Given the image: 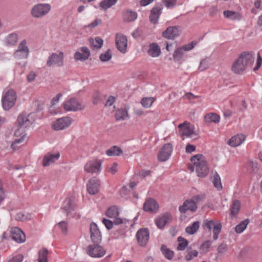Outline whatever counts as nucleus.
I'll return each mask as SVG.
<instances>
[{
	"mask_svg": "<svg viewBox=\"0 0 262 262\" xmlns=\"http://www.w3.org/2000/svg\"><path fill=\"white\" fill-rule=\"evenodd\" d=\"M11 238L18 243L25 241L26 237L24 233L19 228H14L11 230Z\"/></svg>",
	"mask_w": 262,
	"mask_h": 262,
	"instance_id": "23",
	"label": "nucleus"
},
{
	"mask_svg": "<svg viewBox=\"0 0 262 262\" xmlns=\"http://www.w3.org/2000/svg\"><path fill=\"white\" fill-rule=\"evenodd\" d=\"M159 204L154 199L149 198L144 204L143 209L146 212L156 213L159 209Z\"/></svg>",
	"mask_w": 262,
	"mask_h": 262,
	"instance_id": "21",
	"label": "nucleus"
},
{
	"mask_svg": "<svg viewBox=\"0 0 262 262\" xmlns=\"http://www.w3.org/2000/svg\"><path fill=\"white\" fill-rule=\"evenodd\" d=\"M218 12V8L216 6H212L209 9V15L211 17L214 16Z\"/></svg>",
	"mask_w": 262,
	"mask_h": 262,
	"instance_id": "63",
	"label": "nucleus"
},
{
	"mask_svg": "<svg viewBox=\"0 0 262 262\" xmlns=\"http://www.w3.org/2000/svg\"><path fill=\"white\" fill-rule=\"evenodd\" d=\"M246 136L242 134L232 137L228 141V144L232 147L240 145L245 140Z\"/></svg>",
	"mask_w": 262,
	"mask_h": 262,
	"instance_id": "25",
	"label": "nucleus"
},
{
	"mask_svg": "<svg viewBox=\"0 0 262 262\" xmlns=\"http://www.w3.org/2000/svg\"><path fill=\"white\" fill-rule=\"evenodd\" d=\"M164 3L167 8H172L176 6L177 0H164Z\"/></svg>",
	"mask_w": 262,
	"mask_h": 262,
	"instance_id": "54",
	"label": "nucleus"
},
{
	"mask_svg": "<svg viewBox=\"0 0 262 262\" xmlns=\"http://www.w3.org/2000/svg\"><path fill=\"white\" fill-rule=\"evenodd\" d=\"M212 183L214 187L216 188L217 190L220 191L222 190L223 186L221 183V179L220 175L217 172H215L213 174Z\"/></svg>",
	"mask_w": 262,
	"mask_h": 262,
	"instance_id": "39",
	"label": "nucleus"
},
{
	"mask_svg": "<svg viewBox=\"0 0 262 262\" xmlns=\"http://www.w3.org/2000/svg\"><path fill=\"white\" fill-rule=\"evenodd\" d=\"M17 100L16 92L13 89L8 90L2 96V104L5 111H9L15 104Z\"/></svg>",
	"mask_w": 262,
	"mask_h": 262,
	"instance_id": "2",
	"label": "nucleus"
},
{
	"mask_svg": "<svg viewBox=\"0 0 262 262\" xmlns=\"http://www.w3.org/2000/svg\"><path fill=\"white\" fill-rule=\"evenodd\" d=\"M136 238L138 244L141 247H145L149 238V232L147 228H141L136 233Z\"/></svg>",
	"mask_w": 262,
	"mask_h": 262,
	"instance_id": "13",
	"label": "nucleus"
},
{
	"mask_svg": "<svg viewBox=\"0 0 262 262\" xmlns=\"http://www.w3.org/2000/svg\"><path fill=\"white\" fill-rule=\"evenodd\" d=\"M64 54L62 52H59V54L52 53L48 57L46 64L48 67L56 66L58 67L63 66Z\"/></svg>",
	"mask_w": 262,
	"mask_h": 262,
	"instance_id": "7",
	"label": "nucleus"
},
{
	"mask_svg": "<svg viewBox=\"0 0 262 262\" xmlns=\"http://www.w3.org/2000/svg\"><path fill=\"white\" fill-rule=\"evenodd\" d=\"M211 245L210 241H206L200 246V250H202L203 252L206 253L209 251Z\"/></svg>",
	"mask_w": 262,
	"mask_h": 262,
	"instance_id": "50",
	"label": "nucleus"
},
{
	"mask_svg": "<svg viewBox=\"0 0 262 262\" xmlns=\"http://www.w3.org/2000/svg\"><path fill=\"white\" fill-rule=\"evenodd\" d=\"M29 49L27 46V41L23 40L18 45V49L14 53V57L17 59H26L28 58Z\"/></svg>",
	"mask_w": 262,
	"mask_h": 262,
	"instance_id": "9",
	"label": "nucleus"
},
{
	"mask_svg": "<svg viewBox=\"0 0 262 262\" xmlns=\"http://www.w3.org/2000/svg\"><path fill=\"white\" fill-rule=\"evenodd\" d=\"M15 219L17 221L24 222V221H27L28 219V217L23 213L19 212L16 214V215L15 216Z\"/></svg>",
	"mask_w": 262,
	"mask_h": 262,
	"instance_id": "55",
	"label": "nucleus"
},
{
	"mask_svg": "<svg viewBox=\"0 0 262 262\" xmlns=\"http://www.w3.org/2000/svg\"><path fill=\"white\" fill-rule=\"evenodd\" d=\"M57 226L61 230L62 233L67 234L68 232V224L64 221H61L57 224Z\"/></svg>",
	"mask_w": 262,
	"mask_h": 262,
	"instance_id": "51",
	"label": "nucleus"
},
{
	"mask_svg": "<svg viewBox=\"0 0 262 262\" xmlns=\"http://www.w3.org/2000/svg\"><path fill=\"white\" fill-rule=\"evenodd\" d=\"M48 250L43 248L38 253V262H48Z\"/></svg>",
	"mask_w": 262,
	"mask_h": 262,
	"instance_id": "42",
	"label": "nucleus"
},
{
	"mask_svg": "<svg viewBox=\"0 0 262 262\" xmlns=\"http://www.w3.org/2000/svg\"><path fill=\"white\" fill-rule=\"evenodd\" d=\"M18 36L16 33L10 34L7 38V43L9 45H14L17 41Z\"/></svg>",
	"mask_w": 262,
	"mask_h": 262,
	"instance_id": "45",
	"label": "nucleus"
},
{
	"mask_svg": "<svg viewBox=\"0 0 262 262\" xmlns=\"http://www.w3.org/2000/svg\"><path fill=\"white\" fill-rule=\"evenodd\" d=\"M102 223L108 230H111L113 227V222L108 219L104 218Z\"/></svg>",
	"mask_w": 262,
	"mask_h": 262,
	"instance_id": "53",
	"label": "nucleus"
},
{
	"mask_svg": "<svg viewBox=\"0 0 262 262\" xmlns=\"http://www.w3.org/2000/svg\"><path fill=\"white\" fill-rule=\"evenodd\" d=\"M66 204L62 208L67 216H69L70 213L75 209V204L73 200L71 198L67 199L65 201Z\"/></svg>",
	"mask_w": 262,
	"mask_h": 262,
	"instance_id": "30",
	"label": "nucleus"
},
{
	"mask_svg": "<svg viewBox=\"0 0 262 262\" xmlns=\"http://www.w3.org/2000/svg\"><path fill=\"white\" fill-rule=\"evenodd\" d=\"M112 58L111 51L108 49L104 54H101L99 56L100 60L102 62L108 61Z\"/></svg>",
	"mask_w": 262,
	"mask_h": 262,
	"instance_id": "47",
	"label": "nucleus"
},
{
	"mask_svg": "<svg viewBox=\"0 0 262 262\" xmlns=\"http://www.w3.org/2000/svg\"><path fill=\"white\" fill-rule=\"evenodd\" d=\"M198 255V252L196 250H193L189 252L185 257L187 261L191 260L193 257H196Z\"/></svg>",
	"mask_w": 262,
	"mask_h": 262,
	"instance_id": "52",
	"label": "nucleus"
},
{
	"mask_svg": "<svg viewBox=\"0 0 262 262\" xmlns=\"http://www.w3.org/2000/svg\"><path fill=\"white\" fill-rule=\"evenodd\" d=\"M23 256L21 254H18L14 256L12 259L8 262H22L23 260Z\"/></svg>",
	"mask_w": 262,
	"mask_h": 262,
	"instance_id": "61",
	"label": "nucleus"
},
{
	"mask_svg": "<svg viewBox=\"0 0 262 262\" xmlns=\"http://www.w3.org/2000/svg\"><path fill=\"white\" fill-rule=\"evenodd\" d=\"M228 249V246L225 243L220 244L217 248V252L219 254L222 255L225 253Z\"/></svg>",
	"mask_w": 262,
	"mask_h": 262,
	"instance_id": "49",
	"label": "nucleus"
},
{
	"mask_svg": "<svg viewBox=\"0 0 262 262\" xmlns=\"http://www.w3.org/2000/svg\"><path fill=\"white\" fill-rule=\"evenodd\" d=\"M148 52L152 57H158L161 54V50L157 43H152L150 45Z\"/></svg>",
	"mask_w": 262,
	"mask_h": 262,
	"instance_id": "34",
	"label": "nucleus"
},
{
	"mask_svg": "<svg viewBox=\"0 0 262 262\" xmlns=\"http://www.w3.org/2000/svg\"><path fill=\"white\" fill-rule=\"evenodd\" d=\"M203 227L207 228L209 231L213 229V239L214 241L217 239L222 228V224L219 221L205 220L204 221Z\"/></svg>",
	"mask_w": 262,
	"mask_h": 262,
	"instance_id": "5",
	"label": "nucleus"
},
{
	"mask_svg": "<svg viewBox=\"0 0 262 262\" xmlns=\"http://www.w3.org/2000/svg\"><path fill=\"white\" fill-rule=\"evenodd\" d=\"M262 63V58L260 56L259 53L257 54V58L256 61V65L255 67L253 69L254 71H257L261 67Z\"/></svg>",
	"mask_w": 262,
	"mask_h": 262,
	"instance_id": "62",
	"label": "nucleus"
},
{
	"mask_svg": "<svg viewBox=\"0 0 262 262\" xmlns=\"http://www.w3.org/2000/svg\"><path fill=\"white\" fill-rule=\"evenodd\" d=\"M200 227V222L199 221L194 222L191 226H188L185 228V231L187 233L192 235L197 232Z\"/></svg>",
	"mask_w": 262,
	"mask_h": 262,
	"instance_id": "40",
	"label": "nucleus"
},
{
	"mask_svg": "<svg viewBox=\"0 0 262 262\" xmlns=\"http://www.w3.org/2000/svg\"><path fill=\"white\" fill-rule=\"evenodd\" d=\"M89 42L91 48L93 49H100L103 43V39L99 37H96L95 38H90Z\"/></svg>",
	"mask_w": 262,
	"mask_h": 262,
	"instance_id": "32",
	"label": "nucleus"
},
{
	"mask_svg": "<svg viewBox=\"0 0 262 262\" xmlns=\"http://www.w3.org/2000/svg\"><path fill=\"white\" fill-rule=\"evenodd\" d=\"M241 208V202L238 200L233 201L230 208V216L231 217H236Z\"/></svg>",
	"mask_w": 262,
	"mask_h": 262,
	"instance_id": "31",
	"label": "nucleus"
},
{
	"mask_svg": "<svg viewBox=\"0 0 262 262\" xmlns=\"http://www.w3.org/2000/svg\"><path fill=\"white\" fill-rule=\"evenodd\" d=\"M162 9L163 7L160 4L156 5L151 9L149 18L151 24H157L158 23Z\"/></svg>",
	"mask_w": 262,
	"mask_h": 262,
	"instance_id": "17",
	"label": "nucleus"
},
{
	"mask_svg": "<svg viewBox=\"0 0 262 262\" xmlns=\"http://www.w3.org/2000/svg\"><path fill=\"white\" fill-rule=\"evenodd\" d=\"M117 0H103L99 3V6L102 10H106L115 5Z\"/></svg>",
	"mask_w": 262,
	"mask_h": 262,
	"instance_id": "41",
	"label": "nucleus"
},
{
	"mask_svg": "<svg viewBox=\"0 0 262 262\" xmlns=\"http://www.w3.org/2000/svg\"><path fill=\"white\" fill-rule=\"evenodd\" d=\"M86 253L92 257L100 258L106 253V250L99 243H94L86 248Z\"/></svg>",
	"mask_w": 262,
	"mask_h": 262,
	"instance_id": "6",
	"label": "nucleus"
},
{
	"mask_svg": "<svg viewBox=\"0 0 262 262\" xmlns=\"http://www.w3.org/2000/svg\"><path fill=\"white\" fill-rule=\"evenodd\" d=\"M172 151V146L171 143L165 144L161 148L158 155V159L161 162L167 161Z\"/></svg>",
	"mask_w": 262,
	"mask_h": 262,
	"instance_id": "14",
	"label": "nucleus"
},
{
	"mask_svg": "<svg viewBox=\"0 0 262 262\" xmlns=\"http://www.w3.org/2000/svg\"><path fill=\"white\" fill-rule=\"evenodd\" d=\"M194 165H195V170L198 177L204 178L207 176L209 168L206 161H202L198 163H194Z\"/></svg>",
	"mask_w": 262,
	"mask_h": 262,
	"instance_id": "16",
	"label": "nucleus"
},
{
	"mask_svg": "<svg viewBox=\"0 0 262 262\" xmlns=\"http://www.w3.org/2000/svg\"><path fill=\"white\" fill-rule=\"evenodd\" d=\"M154 102L153 98H143L141 101L142 105L145 108L150 107Z\"/></svg>",
	"mask_w": 262,
	"mask_h": 262,
	"instance_id": "46",
	"label": "nucleus"
},
{
	"mask_svg": "<svg viewBox=\"0 0 262 262\" xmlns=\"http://www.w3.org/2000/svg\"><path fill=\"white\" fill-rule=\"evenodd\" d=\"M179 245L177 247L179 250H184L185 248L188 246V242L184 238L179 236L178 238Z\"/></svg>",
	"mask_w": 262,
	"mask_h": 262,
	"instance_id": "44",
	"label": "nucleus"
},
{
	"mask_svg": "<svg viewBox=\"0 0 262 262\" xmlns=\"http://www.w3.org/2000/svg\"><path fill=\"white\" fill-rule=\"evenodd\" d=\"M195 45L196 42H195L194 41H192L189 44L183 46L181 48L183 50L189 51L192 49Z\"/></svg>",
	"mask_w": 262,
	"mask_h": 262,
	"instance_id": "60",
	"label": "nucleus"
},
{
	"mask_svg": "<svg viewBox=\"0 0 262 262\" xmlns=\"http://www.w3.org/2000/svg\"><path fill=\"white\" fill-rule=\"evenodd\" d=\"M180 35L178 26L168 27L162 32V36L167 39H174Z\"/></svg>",
	"mask_w": 262,
	"mask_h": 262,
	"instance_id": "20",
	"label": "nucleus"
},
{
	"mask_svg": "<svg viewBox=\"0 0 262 262\" xmlns=\"http://www.w3.org/2000/svg\"><path fill=\"white\" fill-rule=\"evenodd\" d=\"M101 100L100 94L99 92H96L93 97V103L94 105L98 104Z\"/></svg>",
	"mask_w": 262,
	"mask_h": 262,
	"instance_id": "58",
	"label": "nucleus"
},
{
	"mask_svg": "<svg viewBox=\"0 0 262 262\" xmlns=\"http://www.w3.org/2000/svg\"><path fill=\"white\" fill-rule=\"evenodd\" d=\"M223 13L225 17L232 20H240L242 17V15L240 13L233 11L226 10L224 11Z\"/></svg>",
	"mask_w": 262,
	"mask_h": 262,
	"instance_id": "29",
	"label": "nucleus"
},
{
	"mask_svg": "<svg viewBox=\"0 0 262 262\" xmlns=\"http://www.w3.org/2000/svg\"><path fill=\"white\" fill-rule=\"evenodd\" d=\"M116 45L117 49L122 53H125L127 45V40L125 36L118 34L116 36Z\"/></svg>",
	"mask_w": 262,
	"mask_h": 262,
	"instance_id": "22",
	"label": "nucleus"
},
{
	"mask_svg": "<svg viewBox=\"0 0 262 262\" xmlns=\"http://www.w3.org/2000/svg\"><path fill=\"white\" fill-rule=\"evenodd\" d=\"M123 151L121 148L117 146H113L106 151V154L108 156H119L122 154Z\"/></svg>",
	"mask_w": 262,
	"mask_h": 262,
	"instance_id": "35",
	"label": "nucleus"
},
{
	"mask_svg": "<svg viewBox=\"0 0 262 262\" xmlns=\"http://www.w3.org/2000/svg\"><path fill=\"white\" fill-rule=\"evenodd\" d=\"M60 156L59 152L53 154H48L44 156L42 159V165L45 167L49 166L51 164L57 160Z\"/></svg>",
	"mask_w": 262,
	"mask_h": 262,
	"instance_id": "26",
	"label": "nucleus"
},
{
	"mask_svg": "<svg viewBox=\"0 0 262 262\" xmlns=\"http://www.w3.org/2000/svg\"><path fill=\"white\" fill-rule=\"evenodd\" d=\"M204 120L206 123L214 122L217 123L220 122V117L215 113H210L204 116Z\"/></svg>",
	"mask_w": 262,
	"mask_h": 262,
	"instance_id": "33",
	"label": "nucleus"
},
{
	"mask_svg": "<svg viewBox=\"0 0 262 262\" xmlns=\"http://www.w3.org/2000/svg\"><path fill=\"white\" fill-rule=\"evenodd\" d=\"M31 114H29L28 115H25L24 114H20L17 117V123H18V127H27L30 126L32 122L30 120L29 117Z\"/></svg>",
	"mask_w": 262,
	"mask_h": 262,
	"instance_id": "27",
	"label": "nucleus"
},
{
	"mask_svg": "<svg viewBox=\"0 0 262 262\" xmlns=\"http://www.w3.org/2000/svg\"><path fill=\"white\" fill-rule=\"evenodd\" d=\"M160 250L162 254L167 259L171 260L173 257V251L168 248L166 245H162Z\"/></svg>",
	"mask_w": 262,
	"mask_h": 262,
	"instance_id": "37",
	"label": "nucleus"
},
{
	"mask_svg": "<svg viewBox=\"0 0 262 262\" xmlns=\"http://www.w3.org/2000/svg\"><path fill=\"white\" fill-rule=\"evenodd\" d=\"M118 164L116 162L114 163L111 168L107 170L110 172L112 174H115L117 172Z\"/></svg>",
	"mask_w": 262,
	"mask_h": 262,
	"instance_id": "64",
	"label": "nucleus"
},
{
	"mask_svg": "<svg viewBox=\"0 0 262 262\" xmlns=\"http://www.w3.org/2000/svg\"><path fill=\"white\" fill-rule=\"evenodd\" d=\"M73 122L70 117H64L57 119L52 124V128L55 130H61L68 128Z\"/></svg>",
	"mask_w": 262,
	"mask_h": 262,
	"instance_id": "8",
	"label": "nucleus"
},
{
	"mask_svg": "<svg viewBox=\"0 0 262 262\" xmlns=\"http://www.w3.org/2000/svg\"><path fill=\"white\" fill-rule=\"evenodd\" d=\"M182 48L177 49L173 54V57L175 61H180L183 55V52Z\"/></svg>",
	"mask_w": 262,
	"mask_h": 262,
	"instance_id": "48",
	"label": "nucleus"
},
{
	"mask_svg": "<svg viewBox=\"0 0 262 262\" xmlns=\"http://www.w3.org/2000/svg\"><path fill=\"white\" fill-rule=\"evenodd\" d=\"M254 60V54L252 52H243L233 63L231 70L235 74H241L246 70L247 67L253 65Z\"/></svg>",
	"mask_w": 262,
	"mask_h": 262,
	"instance_id": "1",
	"label": "nucleus"
},
{
	"mask_svg": "<svg viewBox=\"0 0 262 262\" xmlns=\"http://www.w3.org/2000/svg\"><path fill=\"white\" fill-rule=\"evenodd\" d=\"M172 220V216L170 212H166L159 216L155 220V222L157 227L162 229L166 226V224L171 222Z\"/></svg>",
	"mask_w": 262,
	"mask_h": 262,
	"instance_id": "10",
	"label": "nucleus"
},
{
	"mask_svg": "<svg viewBox=\"0 0 262 262\" xmlns=\"http://www.w3.org/2000/svg\"><path fill=\"white\" fill-rule=\"evenodd\" d=\"M51 9V6L49 4H37L32 8L31 14L35 18H41L47 15Z\"/></svg>",
	"mask_w": 262,
	"mask_h": 262,
	"instance_id": "4",
	"label": "nucleus"
},
{
	"mask_svg": "<svg viewBox=\"0 0 262 262\" xmlns=\"http://www.w3.org/2000/svg\"><path fill=\"white\" fill-rule=\"evenodd\" d=\"M80 51L76 52L74 54V58L77 60L84 61L89 58L90 56V51L88 47H82L80 48Z\"/></svg>",
	"mask_w": 262,
	"mask_h": 262,
	"instance_id": "24",
	"label": "nucleus"
},
{
	"mask_svg": "<svg viewBox=\"0 0 262 262\" xmlns=\"http://www.w3.org/2000/svg\"><path fill=\"white\" fill-rule=\"evenodd\" d=\"M248 223V219H245V220L241 222L239 224L235 226V232L237 233H241L242 232H243L246 229Z\"/></svg>",
	"mask_w": 262,
	"mask_h": 262,
	"instance_id": "43",
	"label": "nucleus"
},
{
	"mask_svg": "<svg viewBox=\"0 0 262 262\" xmlns=\"http://www.w3.org/2000/svg\"><path fill=\"white\" fill-rule=\"evenodd\" d=\"M181 136L191 137L192 135H196L193 128L190 126V123L185 121L178 125Z\"/></svg>",
	"mask_w": 262,
	"mask_h": 262,
	"instance_id": "19",
	"label": "nucleus"
},
{
	"mask_svg": "<svg viewBox=\"0 0 262 262\" xmlns=\"http://www.w3.org/2000/svg\"><path fill=\"white\" fill-rule=\"evenodd\" d=\"M138 16L136 12L130 10H126L122 13L123 20L126 22H132L135 21Z\"/></svg>",
	"mask_w": 262,
	"mask_h": 262,
	"instance_id": "28",
	"label": "nucleus"
},
{
	"mask_svg": "<svg viewBox=\"0 0 262 262\" xmlns=\"http://www.w3.org/2000/svg\"><path fill=\"white\" fill-rule=\"evenodd\" d=\"M203 157L202 154H198L193 156L190 159V161L194 164V163H198L200 162H202V158Z\"/></svg>",
	"mask_w": 262,
	"mask_h": 262,
	"instance_id": "56",
	"label": "nucleus"
},
{
	"mask_svg": "<svg viewBox=\"0 0 262 262\" xmlns=\"http://www.w3.org/2000/svg\"><path fill=\"white\" fill-rule=\"evenodd\" d=\"M102 161L96 159L90 161L86 163L84 166V170L88 173H98L101 171Z\"/></svg>",
	"mask_w": 262,
	"mask_h": 262,
	"instance_id": "12",
	"label": "nucleus"
},
{
	"mask_svg": "<svg viewBox=\"0 0 262 262\" xmlns=\"http://www.w3.org/2000/svg\"><path fill=\"white\" fill-rule=\"evenodd\" d=\"M36 77V73L33 71H31L27 75V81L29 82H32L35 80Z\"/></svg>",
	"mask_w": 262,
	"mask_h": 262,
	"instance_id": "59",
	"label": "nucleus"
},
{
	"mask_svg": "<svg viewBox=\"0 0 262 262\" xmlns=\"http://www.w3.org/2000/svg\"><path fill=\"white\" fill-rule=\"evenodd\" d=\"M127 117L128 113L125 108L118 109L115 113V119L116 121L124 120Z\"/></svg>",
	"mask_w": 262,
	"mask_h": 262,
	"instance_id": "36",
	"label": "nucleus"
},
{
	"mask_svg": "<svg viewBox=\"0 0 262 262\" xmlns=\"http://www.w3.org/2000/svg\"><path fill=\"white\" fill-rule=\"evenodd\" d=\"M119 213L118 207L115 205H113L111 206L107 209L105 214L108 217L113 218L117 217Z\"/></svg>",
	"mask_w": 262,
	"mask_h": 262,
	"instance_id": "38",
	"label": "nucleus"
},
{
	"mask_svg": "<svg viewBox=\"0 0 262 262\" xmlns=\"http://www.w3.org/2000/svg\"><path fill=\"white\" fill-rule=\"evenodd\" d=\"M200 200L201 197L199 195L193 196L191 199L185 200L183 205L179 206V211L181 213H185L187 211L195 212L198 208L196 203Z\"/></svg>",
	"mask_w": 262,
	"mask_h": 262,
	"instance_id": "3",
	"label": "nucleus"
},
{
	"mask_svg": "<svg viewBox=\"0 0 262 262\" xmlns=\"http://www.w3.org/2000/svg\"><path fill=\"white\" fill-rule=\"evenodd\" d=\"M63 108L67 111L76 112L83 110L85 106L82 105L76 99L72 98L64 103Z\"/></svg>",
	"mask_w": 262,
	"mask_h": 262,
	"instance_id": "11",
	"label": "nucleus"
},
{
	"mask_svg": "<svg viewBox=\"0 0 262 262\" xmlns=\"http://www.w3.org/2000/svg\"><path fill=\"white\" fill-rule=\"evenodd\" d=\"M25 135L21 136L20 137V138L19 139H15L14 140L13 142L12 143L11 145V147L13 149V150H16V148L15 147V145L17 144H18V143H21L24 140V137H25Z\"/></svg>",
	"mask_w": 262,
	"mask_h": 262,
	"instance_id": "57",
	"label": "nucleus"
},
{
	"mask_svg": "<svg viewBox=\"0 0 262 262\" xmlns=\"http://www.w3.org/2000/svg\"><path fill=\"white\" fill-rule=\"evenodd\" d=\"M90 230V237L93 243H100L102 240V236L97 224L94 222L91 223Z\"/></svg>",
	"mask_w": 262,
	"mask_h": 262,
	"instance_id": "15",
	"label": "nucleus"
},
{
	"mask_svg": "<svg viewBox=\"0 0 262 262\" xmlns=\"http://www.w3.org/2000/svg\"><path fill=\"white\" fill-rule=\"evenodd\" d=\"M100 187L99 180L96 177H93L89 181L87 184V190L92 195L98 193Z\"/></svg>",
	"mask_w": 262,
	"mask_h": 262,
	"instance_id": "18",
	"label": "nucleus"
}]
</instances>
